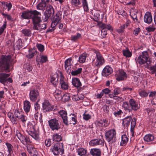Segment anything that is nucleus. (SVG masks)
I'll use <instances>...</instances> for the list:
<instances>
[{
    "instance_id": "nucleus-30",
    "label": "nucleus",
    "mask_w": 156,
    "mask_h": 156,
    "mask_svg": "<svg viewBox=\"0 0 156 156\" xmlns=\"http://www.w3.org/2000/svg\"><path fill=\"white\" fill-rule=\"evenodd\" d=\"M144 139L145 141L149 142L154 141V137L152 134H148L144 136Z\"/></svg>"
},
{
    "instance_id": "nucleus-6",
    "label": "nucleus",
    "mask_w": 156,
    "mask_h": 156,
    "mask_svg": "<svg viewBox=\"0 0 156 156\" xmlns=\"http://www.w3.org/2000/svg\"><path fill=\"white\" fill-rule=\"evenodd\" d=\"M62 12L61 11H58L55 15L52 16L51 20L52 22L51 25L52 27H55L61 22L62 19Z\"/></svg>"
},
{
    "instance_id": "nucleus-21",
    "label": "nucleus",
    "mask_w": 156,
    "mask_h": 156,
    "mask_svg": "<svg viewBox=\"0 0 156 156\" xmlns=\"http://www.w3.org/2000/svg\"><path fill=\"white\" fill-rule=\"evenodd\" d=\"M89 145L92 146H94L98 145H103L104 142L102 140L100 139H95L92 140L90 141Z\"/></svg>"
},
{
    "instance_id": "nucleus-64",
    "label": "nucleus",
    "mask_w": 156,
    "mask_h": 156,
    "mask_svg": "<svg viewBox=\"0 0 156 156\" xmlns=\"http://www.w3.org/2000/svg\"><path fill=\"white\" fill-rule=\"evenodd\" d=\"M62 98L65 101H67L70 98V96L68 94H66L63 95Z\"/></svg>"
},
{
    "instance_id": "nucleus-51",
    "label": "nucleus",
    "mask_w": 156,
    "mask_h": 156,
    "mask_svg": "<svg viewBox=\"0 0 156 156\" xmlns=\"http://www.w3.org/2000/svg\"><path fill=\"white\" fill-rule=\"evenodd\" d=\"M25 68L26 72L32 71V67L31 66L29 63H27L25 65Z\"/></svg>"
},
{
    "instance_id": "nucleus-25",
    "label": "nucleus",
    "mask_w": 156,
    "mask_h": 156,
    "mask_svg": "<svg viewBox=\"0 0 156 156\" xmlns=\"http://www.w3.org/2000/svg\"><path fill=\"white\" fill-rule=\"evenodd\" d=\"M138 11L137 9H132L130 12V15L134 21L136 20V22L138 21V19L137 17V13Z\"/></svg>"
},
{
    "instance_id": "nucleus-13",
    "label": "nucleus",
    "mask_w": 156,
    "mask_h": 156,
    "mask_svg": "<svg viewBox=\"0 0 156 156\" xmlns=\"http://www.w3.org/2000/svg\"><path fill=\"white\" fill-rule=\"evenodd\" d=\"M116 80L118 81L123 80L127 78L126 73L122 70H119L115 74Z\"/></svg>"
},
{
    "instance_id": "nucleus-8",
    "label": "nucleus",
    "mask_w": 156,
    "mask_h": 156,
    "mask_svg": "<svg viewBox=\"0 0 156 156\" xmlns=\"http://www.w3.org/2000/svg\"><path fill=\"white\" fill-rule=\"evenodd\" d=\"M39 12L36 10L33 11L26 10L22 13L21 17L23 19H32L33 16L38 15Z\"/></svg>"
},
{
    "instance_id": "nucleus-57",
    "label": "nucleus",
    "mask_w": 156,
    "mask_h": 156,
    "mask_svg": "<svg viewBox=\"0 0 156 156\" xmlns=\"http://www.w3.org/2000/svg\"><path fill=\"white\" fill-rule=\"evenodd\" d=\"M36 46L38 50L40 52H42L44 49V46L42 44H37Z\"/></svg>"
},
{
    "instance_id": "nucleus-2",
    "label": "nucleus",
    "mask_w": 156,
    "mask_h": 156,
    "mask_svg": "<svg viewBox=\"0 0 156 156\" xmlns=\"http://www.w3.org/2000/svg\"><path fill=\"white\" fill-rule=\"evenodd\" d=\"M129 104L126 102H123L122 107L125 111L130 112L132 110L136 111L139 109L140 105L133 99H130L129 101Z\"/></svg>"
},
{
    "instance_id": "nucleus-59",
    "label": "nucleus",
    "mask_w": 156,
    "mask_h": 156,
    "mask_svg": "<svg viewBox=\"0 0 156 156\" xmlns=\"http://www.w3.org/2000/svg\"><path fill=\"white\" fill-rule=\"evenodd\" d=\"M6 21H4V23L0 28V35L2 34L3 33L4 30L6 28Z\"/></svg>"
},
{
    "instance_id": "nucleus-9",
    "label": "nucleus",
    "mask_w": 156,
    "mask_h": 156,
    "mask_svg": "<svg viewBox=\"0 0 156 156\" xmlns=\"http://www.w3.org/2000/svg\"><path fill=\"white\" fill-rule=\"evenodd\" d=\"M148 55L147 51L142 52V54L140 55L137 59H135L136 62L141 65L146 63L148 60Z\"/></svg>"
},
{
    "instance_id": "nucleus-24",
    "label": "nucleus",
    "mask_w": 156,
    "mask_h": 156,
    "mask_svg": "<svg viewBox=\"0 0 156 156\" xmlns=\"http://www.w3.org/2000/svg\"><path fill=\"white\" fill-rule=\"evenodd\" d=\"M68 123L73 124V125L76 124L77 122V116L74 114H71L69 115V117L68 119Z\"/></svg>"
},
{
    "instance_id": "nucleus-48",
    "label": "nucleus",
    "mask_w": 156,
    "mask_h": 156,
    "mask_svg": "<svg viewBox=\"0 0 156 156\" xmlns=\"http://www.w3.org/2000/svg\"><path fill=\"white\" fill-rule=\"evenodd\" d=\"M16 46L18 49H19L23 47L22 41L20 39L18 40L16 42Z\"/></svg>"
},
{
    "instance_id": "nucleus-40",
    "label": "nucleus",
    "mask_w": 156,
    "mask_h": 156,
    "mask_svg": "<svg viewBox=\"0 0 156 156\" xmlns=\"http://www.w3.org/2000/svg\"><path fill=\"white\" fill-rule=\"evenodd\" d=\"M34 117L35 119L37 120H38L40 122L42 121V115L41 113H39L38 112H35Z\"/></svg>"
},
{
    "instance_id": "nucleus-35",
    "label": "nucleus",
    "mask_w": 156,
    "mask_h": 156,
    "mask_svg": "<svg viewBox=\"0 0 156 156\" xmlns=\"http://www.w3.org/2000/svg\"><path fill=\"white\" fill-rule=\"evenodd\" d=\"M87 54L86 53H83L79 57V62L81 63H84L86 59Z\"/></svg>"
},
{
    "instance_id": "nucleus-18",
    "label": "nucleus",
    "mask_w": 156,
    "mask_h": 156,
    "mask_svg": "<svg viewBox=\"0 0 156 156\" xmlns=\"http://www.w3.org/2000/svg\"><path fill=\"white\" fill-rule=\"evenodd\" d=\"M59 114L63 119V122L66 125H68V118L67 117V113L65 110H61L59 112Z\"/></svg>"
},
{
    "instance_id": "nucleus-39",
    "label": "nucleus",
    "mask_w": 156,
    "mask_h": 156,
    "mask_svg": "<svg viewBox=\"0 0 156 156\" xmlns=\"http://www.w3.org/2000/svg\"><path fill=\"white\" fill-rule=\"evenodd\" d=\"M84 98V96L82 95H74L72 96V99L74 101H79L83 99Z\"/></svg>"
},
{
    "instance_id": "nucleus-52",
    "label": "nucleus",
    "mask_w": 156,
    "mask_h": 156,
    "mask_svg": "<svg viewBox=\"0 0 156 156\" xmlns=\"http://www.w3.org/2000/svg\"><path fill=\"white\" fill-rule=\"evenodd\" d=\"M81 0H72L71 3L73 5L77 6L81 4Z\"/></svg>"
},
{
    "instance_id": "nucleus-34",
    "label": "nucleus",
    "mask_w": 156,
    "mask_h": 156,
    "mask_svg": "<svg viewBox=\"0 0 156 156\" xmlns=\"http://www.w3.org/2000/svg\"><path fill=\"white\" fill-rule=\"evenodd\" d=\"M38 57H37V61L38 62V63L39 64V62H41L42 63L48 61L47 57L46 56L41 55L39 58H38Z\"/></svg>"
},
{
    "instance_id": "nucleus-20",
    "label": "nucleus",
    "mask_w": 156,
    "mask_h": 156,
    "mask_svg": "<svg viewBox=\"0 0 156 156\" xmlns=\"http://www.w3.org/2000/svg\"><path fill=\"white\" fill-rule=\"evenodd\" d=\"M144 22L147 24H149L152 21V16L151 12H146L144 18Z\"/></svg>"
},
{
    "instance_id": "nucleus-19",
    "label": "nucleus",
    "mask_w": 156,
    "mask_h": 156,
    "mask_svg": "<svg viewBox=\"0 0 156 156\" xmlns=\"http://www.w3.org/2000/svg\"><path fill=\"white\" fill-rule=\"evenodd\" d=\"M60 84L61 88L62 89L64 90L68 89L69 85L67 83L64 81V77L62 74H61L60 76Z\"/></svg>"
},
{
    "instance_id": "nucleus-7",
    "label": "nucleus",
    "mask_w": 156,
    "mask_h": 156,
    "mask_svg": "<svg viewBox=\"0 0 156 156\" xmlns=\"http://www.w3.org/2000/svg\"><path fill=\"white\" fill-rule=\"evenodd\" d=\"M26 131L29 134L35 139L37 140L39 138V134L34 129V126L32 124L27 125V128Z\"/></svg>"
},
{
    "instance_id": "nucleus-50",
    "label": "nucleus",
    "mask_w": 156,
    "mask_h": 156,
    "mask_svg": "<svg viewBox=\"0 0 156 156\" xmlns=\"http://www.w3.org/2000/svg\"><path fill=\"white\" fill-rule=\"evenodd\" d=\"M5 144L8 148V151L9 154H11L13 152V147L10 143H7Z\"/></svg>"
},
{
    "instance_id": "nucleus-23",
    "label": "nucleus",
    "mask_w": 156,
    "mask_h": 156,
    "mask_svg": "<svg viewBox=\"0 0 156 156\" xmlns=\"http://www.w3.org/2000/svg\"><path fill=\"white\" fill-rule=\"evenodd\" d=\"M9 74L5 73H0V82L2 84H5L6 82L7 78H8Z\"/></svg>"
},
{
    "instance_id": "nucleus-36",
    "label": "nucleus",
    "mask_w": 156,
    "mask_h": 156,
    "mask_svg": "<svg viewBox=\"0 0 156 156\" xmlns=\"http://www.w3.org/2000/svg\"><path fill=\"white\" fill-rule=\"evenodd\" d=\"M48 5L46 3H44L42 2H40L37 5V9L44 11Z\"/></svg>"
},
{
    "instance_id": "nucleus-55",
    "label": "nucleus",
    "mask_w": 156,
    "mask_h": 156,
    "mask_svg": "<svg viewBox=\"0 0 156 156\" xmlns=\"http://www.w3.org/2000/svg\"><path fill=\"white\" fill-rule=\"evenodd\" d=\"M22 32L26 36H30L31 34V31L29 29H24L22 30Z\"/></svg>"
},
{
    "instance_id": "nucleus-62",
    "label": "nucleus",
    "mask_w": 156,
    "mask_h": 156,
    "mask_svg": "<svg viewBox=\"0 0 156 156\" xmlns=\"http://www.w3.org/2000/svg\"><path fill=\"white\" fill-rule=\"evenodd\" d=\"M14 113L15 116L18 118L20 117V116H21V115H22L18 109H16Z\"/></svg>"
},
{
    "instance_id": "nucleus-44",
    "label": "nucleus",
    "mask_w": 156,
    "mask_h": 156,
    "mask_svg": "<svg viewBox=\"0 0 156 156\" xmlns=\"http://www.w3.org/2000/svg\"><path fill=\"white\" fill-rule=\"evenodd\" d=\"M82 6L84 11L87 12L89 11L88 6L87 0H82Z\"/></svg>"
},
{
    "instance_id": "nucleus-32",
    "label": "nucleus",
    "mask_w": 156,
    "mask_h": 156,
    "mask_svg": "<svg viewBox=\"0 0 156 156\" xmlns=\"http://www.w3.org/2000/svg\"><path fill=\"white\" fill-rule=\"evenodd\" d=\"M82 38V36L81 34L77 33L76 35H72L71 37V40L73 42H77L78 40Z\"/></svg>"
},
{
    "instance_id": "nucleus-49",
    "label": "nucleus",
    "mask_w": 156,
    "mask_h": 156,
    "mask_svg": "<svg viewBox=\"0 0 156 156\" xmlns=\"http://www.w3.org/2000/svg\"><path fill=\"white\" fill-rule=\"evenodd\" d=\"M136 118L135 117L132 119L131 123V131H133L135 128L136 124Z\"/></svg>"
},
{
    "instance_id": "nucleus-12",
    "label": "nucleus",
    "mask_w": 156,
    "mask_h": 156,
    "mask_svg": "<svg viewBox=\"0 0 156 156\" xmlns=\"http://www.w3.org/2000/svg\"><path fill=\"white\" fill-rule=\"evenodd\" d=\"M16 135L18 138L23 145H26L30 143L29 137L22 134L19 131L17 132Z\"/></svg>"
},
{
    "instance_id": "nucleus-1",
    "label": "nucleus",
    "mask_w": 156,
    "mask_h": 156,
    "mask_svg": "<svg viewBox=\"0 0 156 156\" xmlns=\"http://www.w3.org/2000/svg\"><path fill=\"white\" fill-rule=\"evenodd\" d=\"M11 58V56L10 55H3L0 57V70L1 72H8L9 71Z\"/></svg>"
},
{
    "instance_id": "nucleus-5",
    "label": "nucleus",
    "mask_w": 156,
    "mask_h": 156,
    "mask_svg": "<svg viewBox=\"0 0 156 156\" xmlns=\"http://www.w3.org/2000/svg\"><path fill=\"white\" fill-rule=\"evenodd\" d=\"M51 150L55 155L63 154L64 151L63 143H58L55 144Z\"/></svg>"
},
{
    "instance_id": "nucleus-27",
    "label": "nucleus",
    "mask_w": 156,
    "mask_h": 156,
    "mask_svg": "<svg viewBox=\"0 0 156 156\" xmlns=\"http://www.w3.org/2000/svg\"><path fill=\"white\" fill-rule=\"evenodd\" d=\"M41 16V13L39 12V14L38 15H35L33 16L32 19L33 22V24L40 23L41 21V17L39 16Z\"/></svg>"
},
{
    "instance_id": "nucleus-16",
    "label": "nucleus",
    "mask_w": 156,
    "mask_h": 156,
    "mask_svg": "<svg viewBox=\"0 0 156 156\" xmlns=\"http://www.w3.org/2000/svg\"><path fill=\"white\" fill-rule=\"evenodd\" d=\"M72 59L70 58L66 59L65 62V67L67 73H71V67L73 63Z\"/></svg>"
},
{
    "instance_id": "nucleus-33",
    "label": "nucleus",
    "mask_w": 156,
    "mask_h": 156,
    "mask_svg": "<svg viewBox=\"0 0 156 156\" xmlns=\"http://www.w3.org/2000/svg\"><path fill=\"white\" fill-rule=\"evenodd\" d=\"M138 92L139 95L142 98L147 97L149 93L145 90L141 89H139Z\"/></svg>"
},
{
    "instance_id": "nucleus-37",
    "label": "nucleus",
    "mask_w": 156,
    "mask_h": 156,
    "mask_svg": "<svg viewBox=\"0 0 156 156\" xmlns=\"http://www.w3.org/2000/svg\"><path fill=\"white\" fill-rule=\"evenodd\" d=\"M122 140L120 143V145L123 146L126 145L128 140V139L126 135H122L121 136Z\"/></svg>"
},
{
    "instance_id": "nucleus-14",
    "label": "nucleus",
    "mask_w": 156,
    "mask_h": 156,
    "mask_svg": "<svg viewBox=\"0 0 156 156\" xmlns=\"http://www.w3.org/2000/svg\"><path fill=\"white\" fill-rule=\"evenodd\" d=\"M39 96V92L37 90H32L30 91L29 97L31 101L35 102L37 100Z\"/></svg>"
},
{
    "instance_id": "nucleus-46",
    "label": "nucleus",
    "mask_w": 156,
    "mask_h": 156,
    "mask_svg": "<svg viewBox=\"0 0 156 156\" xmlns=\"http://www.w3.org/2000/svg\"><path fill=\"white\" fill-rule=\"evenodd\" d=\"M36 51L34 50H33L29 51V54L27 55V57L29 58H32L36 54Z\"/></svg>"
},
{
    "instance_id": "nucleus-47",
    "label": "nucleus",
    "mask_w": 156,
    "mask_h": 156,
    "mask_svg": "<svg viewBox=\"0 0 156 156\" xmlns=\"http://www.w3.org/2000/svg\"><path fill=\"white\" fill-rule=\"evenodd\" d=\"M87 153V150L83 148H80L78 151V154L81 156L85 155Z\"/></svg>"
},
{
    "instance_id": "nucleus-10",
    "label": "nucleus",
    "mask_w": 156,
    "mask_h": 156,
    "mask_svg": "<svg viewBox=\"0 0 156 156\" xmlns=\"http://www.w3.org/2000/svg\"><path fill=\"white\" fill-rule=\"evenodd\" d=\"M46 9V10L44 12L45 19H44L45 21H47L51 16L54 15V10L52 5L48 4Z\"/></svg>"
},
{
    "instance_id": "nucleus-54",
    "label": "nucleus",
    "mask_w": 156,
    "mask_h": 156,
    "mask_svg": "<svg viewBox=\"0 0 156 156\" xmlns=\"http://www.w3.org/2000/svg\"><path fill=\"white\" fill-rule=\"evenodd\" d=\"M52 93L56 98L57 97H58V96H60L61 93V91L60 90L57 89L55 91H53Z\"/></svg>"
},
{
    "instance_id": "nucleus-3",
    "label": "nucleus",
    "mask_w": 156,
    "mask_h": 156,
    "mask_svg": "<svg viewBox=\"0 0 156 156\" xmlns=\"http://www.w3.org/2000/svg\"><path fill=\"white\" fill-rule=\"evenodd\" d=\"M94 52L96 54V59L93 60L92 64L96 67L98 68L104 64L105 60L100 53L97 50H94Z\"/></svg>"
},
{
    "instance_id": "nucleus-22",
    "label": "nucleus",
    "mask_w": 156,
    "mask_h": 156,
    "mask_svg": "<svg viewBox=\"0 0 156 156\" xmlns=\"http://www.w3.org/2000/svg\"><path fill=\"white\" fill-rule=\"evenodd\" d=\"M90 152L92 156H101V149L97 148L91 149Z\"/></svg>"
},
{
    "instance_id": "nucleus-11",
    "label": "nucleus",
    "mask_w": 156,
    "mask_h": 156,
    "mask_svg": "<svg viewBox=\"0 0 156 156\" xmlns=\"http://www.w3.org/2000/svg\"><path fill=\"white\" fill-rule=\"evenodd\" d=\"M48 122L50 128L52 130H58L60 128L59 122L56 119H51Z\"/></svg>"
},
{
    "instance_id": "nucleus-29",
    "label": "nucleus",
    "mask_w": 156,
    "mask_h": 156,
    "mask_svg": "<svg viewBox=\"0 0 156 156\" xmlns=\"http://www.w3.org/2000/svg\"><path fill=\"white\" fill-rule=\"evenodd\" d=\"M72 83L73 86L76 87H79L81 86L82 84L79 79L74 78L72 79Z\"/></svg>"
},
{
    "instance_id": "nucleus-60",
    "label": "nucleus",
    "mask_w": 156,
    "mask_h": 156,
    "mask_svg": "<svg viewBox=\"0 0 156 156\" xmlns=\"http://www.w3.org/2000/svg\"><path fill=\"white\" fill-rule=\"evenodd\" d=\"M18 119H20L21 121L24 124H25L27 119V117L23 114L21 115V116H20Z\"/></svg>"
},
{
    "instance_id": "nucleus-31",
    "label": "nucleus",
    "mask_w": 156,
    "mask_h": 156,
    "mask_svg": "<svg viewBox=\"0 0 156 156\" xmlns=\"http://www.w3.org/2000/svg\"><path fill=\"white\" fill-rule=\"evenodd\" d=\"M108 121L105 119H101L98 122V125L100 126L106 127L108 126Z\"/></svg>"
},
{
    "instance_id": "nucleus-38",
    "label": "nucleus",
    "mask_w": 156,
    "mask_h": 156,
    "mask_svg": "<svg viewBox=\"0 0 156 156\" xmlns=\"http://www.w3.org/2000/svg\"><path fill=\"white\" fill-rule=\"evenodd\" d=\"M147 32H150L154 31L156 29V25L153 24L150 25L145 28Z\"/></svg>"
},
{
    "instance_id": "nucleus-42",
    "label": "nucleus",
    "mask_w": 156,
    "mask_h": 156,
    "mask_svg": "<svg viewBox=\"0 0 156 156\" xmlns=\"http://www.w3.org/2000/svg\"><path fill=\"white\" fill-rule=\"evenodd\" d=\"M123 54L124 56L127 57H130L132 55V53L129 51V50L127 48L122 51Z\"/></svg>"
},
{
    "instance_id": "nucleus-15",
    "label": "nucleus",
    "mask_w": 156,
    "mask_h": 156,
    "mask_svg": "<svg viewBox=\"0 0 156 156\" xmlns=\"http://www.w3.org/2000/svg\"><path fill=\"white\" fill-rule=\"evenodd\" d=\"M43 109L44 112L51 111L53 108V107L51 105L48 101L45 100L42 104Z\"/></svg>"
},
{
    "instance_id": "nucleus-53",
    "label": "nucleus",
    "mask_w": 156,
    "mask_h": 156,
    "mask_svg": "<svg viewBox=\"0 0 156 156\" xmlns=\"http://www.w3.org/2000/svg\"><path fill=\"white\" fill-rule=\"evenodd\" d=\"M82 70V69L79 68L75 71H71V73L72 75L75 76L80 73L81 72Z\"/></svg>"
},
{
    "instance_id": "nucleus-26",
    "label": "nucleus",
    "mask_w": 156,
    "mask_h": 156,
    "mask_svg": "<svg viewBox=\"0 0 156 156\" xmlns=\"http://www.w3.org/2000/svg\"><path fill=\"white\" fill-rule=\"evenodd\" d=\"M132 117L131 116L126 117L123 119L122 125L125 127H128L130 124V121L131 120Z\"/></svg>"
},
{
    "instance_id": "nucleus-43",
    "label": "nucleus",
    "mask_w": 156,
    "mask_h": 156,
    "mask_svg": "<svg viewBox=\"0 0 156 156\" xmlns=\"http://www.w3.org/2000/svg\"><path fill=\"white\" fill-rule=\"evenodd\" d=\"M101 27L102 28L104 29L105 30H112V27L109 24H105L104 23H102Z\"/></svg>"
},
{
    "instance_id": "nucleus-41",
    "label": "nucleus",
    "mask_w": 156,
    "mask_h": 156,
    "mask_svg": "<svg viewBox=\"0 0 156 156\" xmlns=\"http://www.w3.org/2000/svg\"><path fill=\"white\" fill-rule=\"evenodd\" d=\"M150 71H151L150 73L152 74H155V76H156V64L154 65L149 66L147 68Z\"/></svg>"
},
{
    "instance_id": "nucleus-4",
    "label": "nucleus",
    "mask_w": 156,
    "mask_h": 156,
    "mask_svg": "<svg viewBox=\"0 0 156 156\" xmlns=\"http://www.w3.org/2000/svg\"><path fill=\"white\" fill-rule=\"evenodd\" d=\"M116 132L114 129L109 130L105 133L106 140L109 144H113L116 141Z\"/></svg>"
},
{
    "instance_id": "nucleus-28",
    "label": "nucleus",
    "mask_w": 156,
    "mask_h": 156,
    "mask_svg": "<svg viewBox=\"0 0 156 156\" xmlns=\"http://www.w3.org/2000/svg\"><path fill=\"white\" fill-rule=\"evenodd\" d=\"M24 110L26 113H28L30 111L31 108L30 102L27 100L24 101Z\"/></svg>"
},
{
    "instance_id": "nucleus-45",
    "label": "nucleus",
    "mask_w": 156,
    "mask_h": 156,
    "mask_svg": "<svg viewBox=\"0 0 156 156\" xmlns=\"http://www.w3.org/2000/svg\"><path fill=\"white\" fill-rule=\"evenodd\" d=\"M52 137L53 140L57 142L61 141L62 139V136L57 133L54 135Z\"/></svg>"
},
{
    "instance_id": "nucleus-56",
    "label": "nucleus",
    "mask_w": 156,
    "mask_h": 156,
    "mask_svg": "<svg viewBox=\"0 0 156 156\" xmlns=\"http://www.w3.org/2000/svg\"><path fill=\"white\" fill-rule=\"evenodd\" d=\"M3 5H5L6 8H8V10L9 11L12 7V5L10 2L8 3L7 2H2Z\"/></svg>"
},
{
    "instance_id": "nucleus-17",
    "label": "nucleus",
    "mask_w": 156,
    "mask_h": 156,
    "mask_svg": "<svg viewBox=\"0 0 156 156\" xmlns=\"http://www.w3.org/2000/svg\"><path fill=\"white\" fill-rule=\"evenodd\" d=\"M112 72V68L109 66H107L103 69L102 75L103 76H107L111 74Z\"/></svg>"
},
{
    "instance_id": "nucleus-61",
    "label": "nucleus",
    "mask_w": 156,
    "mask_h": 156,
    "mask_svg": "<svg viewBox=\"0 0 156 156\" xmlns=\"http://www.w3.org/2000/svg\"><path fill=\"white\" fill-rule=\"evenodd\" d=\"M34 108L35 110V112H38V110L40 109V106L39 104L38 103V102H36L34 103Z\"/></svg>"
},
{
    "instance_id": "nucleus-63",
    "label": "nucleus",
    "mask_w": 156,
    "mask_h": 156,
    "mask_svg": "<svg viewBox=\"0 0 156 156\" xmlns=\"http://www.w3.org/2000/svg\"><path fill=\"white\" fill-rule=\"evenodd\" d=\"M34 30H37L41 31L40 29V23H38L37 24H35L34 25L33 27Z\"/></svg>"
},
{
    "instance_id": "nucleus-58",
    "label": "nucleus",
    "mask_w": 156,
    "mask_h": 156,
    "mask_svg": "<svg viewBox=\"0 0 156 156\" xmlns=\"http://www.w3.org/2000/svg\"><path fill=\"white\" fill-rule=\"evenodd\" d=\"M58 79H56L55 77L54 76H52L51 77V83L55 87L56 86L57 84Z\"/></svg>"
}]
</instances>
